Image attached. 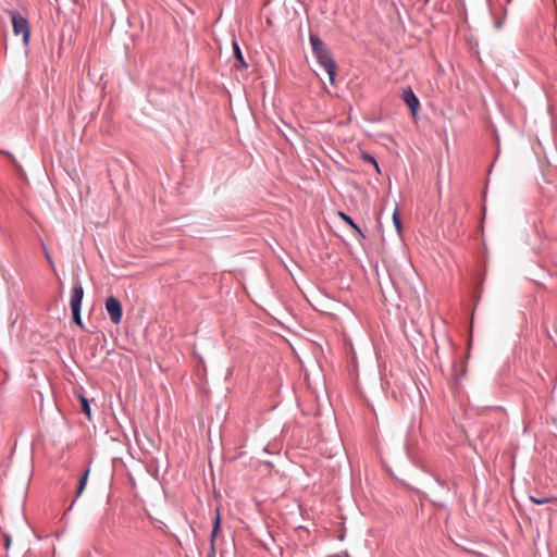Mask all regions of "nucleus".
<instances>
[{
  "label": "nucleus",
  "instance_id": "obj_1",
  "mask_svg": "<svg viewBox=\"0 0 557 557\" xmlns=\"http://www.w3.org/2000/svg\"><path fill=\"white\" fill-rule=\"evenodd\" d=\"M309 41L312 48V52L318 60V63L327 73L330 83L334 84L336 74V62L330 49L325 46V44L318 34L310 33Z\"/></svg>",
  "mask_w": 557,
  "mask_h": 557
},
{
  "label": "nucleus",
  "instance_id": "obj_2",
  "mask_svg": "<svg viewBox=\"0 0 557 557\" xmlns=\"http://www.w3.org/2000/svg\"><path fill=\"white\" fill-rule=\"evenodd\" d=\"M13 33L15 36H22L25 46L29 42L30 27L27 17L17 10H9Z\"/></svg>",
  "mask_w": 557,
  "mask_h": 557
},
{
  "label": "nucleus",
  "instance_id": "obj_3",
  "mask_svg": "<svg viewBox=\"0 0 557 557\" xmlns=\"http://www.w3.org/2000/svg\"><path fill=\"white\" fill-rule=\"evenodd\" d=\"M106 310L110 315V320L112 323H121L123 317V309L120 300L116 297L110 296L106 299Z\"/></svg>",
  "mask_w": 557,
  "mask_h": 557
},
{
  "label": "nucleus",
  "instance_id": "obj_4",
  "mask_svg": "<svg viewBox=\"0 0 557 557\" xmlns=\"http://www.w3.org/2000/svg\"><path fill=\"white\" fill-rule=\"evenodd\" d=\"M401 99L406 106L410 109L412 115L416 117L420 109V100L413 92L410 86L403 89Z\"/></svg>",
  "mask_w": 557,
  "mask_h": 557
},
{
  "label": "nucleus",
  "instance_id": "obj_5",
  "mask_svg": "<svg viewBox=\"0 0 557 557\" xmlns=\"http://www.w3.org/2000/svg\"><path fill=\"white\" fill-rule=\"evenodd\" d=\"M83 297H84V288H83V285H82L79 278L77 277L74 281V285H73V289H72L71 309L82 308Z\"/></svg>",
  "mask_w": 557,
  "mask_h": 557
},
{
  "label": "nucleus",
  "instance_id": "obj_6",
  "mask_svg": "<svg viewBox=\"0 0 557 557\" xmlns=\"http://www.w3.org/2000/svg\"><path fill=\"white\" fill-rule=\"evenodd\" d=\"M232 46H233L234 58L236 60L235 67L237 70L247 69L248 64L245 61L244 54L242 52V49H240L238 42L236 40H233Z\"/></svg>",
  "mask_w": 557,
  "mask_h": 557
},
{
  "label": "nucleus",
  "instance_id": "obj_7",
  "mask_svg": "<svg viewBox=\"0 0 557 557\" xmlns=\"http://www.w3.org/2000/svg\"><path fill=\"white\" fill-rule=\"evenodd\" d=\"M338 215L346 224H348L358 234L360 238H366V235L363 234L359 225L355 223L350 215L343 211H339Z\"/></svg>",
  "mask_w": 557,
  "mask_h": 557
},
{
  "label": "nucleus",
  "instance_id": "obj_8",
  "mask_svg": "<svg viewBox=\"0 0 557 557\" xmlns=\"http://www.w3.org/2000/svg\"><path fill=\"white\" fill-rule=\"evenodd\" d=\"M88 475H89V469L85 470V472L79 478L77 488H76V494H75L76 498L79 497L82 495V493L84 492L86 484H87Z\"/></svg>",
  "mask_w": 557,
  "mask_h": 557
},
{
  "label": "nucleus",
  "instance_id": "obj_9",
  "mask_svg": "<svg viewBox=\"0 0 557 557\" xmlns=\"http://www.w3.org/2000/svg\"><path fill=\"white\" fill-rule=\"evenodd\" d=\"M79 400H81V405H82V411L88 417V419H90L91 408L89 405V400L86 397H84L83 395H79Z\"/></svg>",
  "mask_w": 557,
  "mask_h": 557
},
{
  "label": "nucleus",
  "instance_id": "obj_10",
  "mask_svg": "<svg viewBox=\"0 0 557 557\" xmlns=\"http://www.w3.org/2000/svg\"><path fill=\"white\" fill-rule=\"evenodd\" d=\"M530 500L536 505H545V504H549L552 502H557V498L556 497H535V496H530Z\"/></svg>",
  "mask_w": 557,
  "mask_h": 557
},
{
  "label": "nucleus",
  "instance_id": "obj_11",
  "mask_svg": "<svg viewBox=\"0 0 557 557\" xmlns=\"http://www.w3.org/2000/svg\"><path fill=\"white\" fill-rule=\"evenodd\" d=\"M362 160H363L364 162H367V163L372 164V165L375 168V171H376L377 173H380V166H379V163H377V161L375 160V158H374L372 154H370V153H368V152H363V153H362Z\"/></svg>",
  "mask_w": 557,
  "mask_h": 557
},
{
  "label": "nucleus",
  "instance_id": "obj_12",
  "mask_svg": "<svg viewBox=\"0 0 557 557\" xmlns=\"http://www.w3.org/2000/svg\"><path fill=\"white\" fill-rule=\"evenodd\" d=\"M41 247H42L44 255H45L50 268L55 272L57 269H55L54 261L50 255L48 247L46 246V244L44 242H41Z\"/></svg>",
  "mask_w": 557,
  "mask_h": 557
},
{
  "label": "nucleus",
  "instance_id": "obj_13",
  "mask_svg": "<svg viewBox=\"0 0 557 557\" xmlns=\"http://www.w3.org/2000/svg\"><path fill=\"white\" fill-rule=\"evenodd\" d=\"M393 222H394V225L397 230V233L400 234L401 231H403V224H401V221H400V218H399V214H398V208L396 207L394 212H393Z\"/></svg>",
  "mask_w": 557,
  "mask_h": 557
},
{
  "label": "nucleus",
  "instance_id": "obj_14",
  "mask_svg": "<svg viewBox=\"0 0 557 557\" xmlns=\"http://www.w3.org/2000/svg\"><path fill=\"white\" fill-rule=\"evenodd\" d=\"M81 309L82 308H78V309H71L72 310V317H73V321L76 325H78L79 327H83V321H82V318H81Z\"/></svg>",
  "mask_w": 557,
  "mask_h": 557
},
{
  "label": "nucleus",
  "instance_id": "obj_15",
  "mask_svg": "<svg viewBox=\"0 0 557 557\" xmlns=\"http://www.w3.org/2000/svg\"><path fill=\"white\" fill-rule=\"evenodd\" d=\"M220 529V515H218L215 521H214V524H213V528H212V531H211V543L213 544V541H214V537L218 533Z\"/></svg>",
  "mask_w": 557,
  "mask_h": 557
},
{
  "label": "nucleus",
  "instance_id": "obj_16",
  "mask_svg": "<svg viewBox=\"0 0 557 557\" xmlns=\"http://www.w3.org/2000/svg\"><path fill=\"white\" fill-rule=\"evenodd\" d=\"M3 539H4V546H5V549H9L10 548V545H11V537L9 534H3Z\"/></svg>",
  "mask_w": 557,
  "mask_h": 557
},
{
  "label": "nucleus",
  "instance_id": "obj_17",
  "mask_svg": "<svg viewBox=\"0 0 557 557\" xmlns=\"http://www.w3.org/2000/svg\"><path fill=\"white\" fill-rule=\"evenodd\" d=\"M2 153H4V154H8V156L12 157V154H11L10 152H8V151H2Z\"/></svg>",
  "mask_w": 557,
  "mask_h": 557
}]
</instances>
